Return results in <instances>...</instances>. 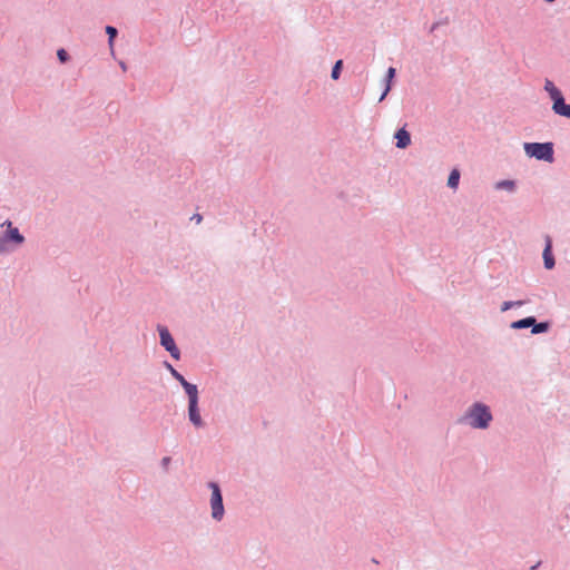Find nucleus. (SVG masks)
Returning <instances> with one entry per match:
<instances>
[{
	"instance_id": "obj_10",
	"label": "nucleus",
	"mask_w": 570,
	"mask_h": 570,
	"mask_svg": "<svg viewBox=\"0 0 570 570\" xmlns=\"http://www.w3.org/2000/svg\"><path fill=\"white\" fill-rule=\"evenodd\" d=\"M552 111L558 116L570 119V104L566 102L564 97L560 101L552 104Z\"/></svg>"
},
{
	"instance_id": "obj_15",
	"label": "nucleus",
	"mask_w": 570,
	"mask_h": 570,
	"mask_svg": "<svg viewBox=\"0 0 570 570\" xmlns=\"http://www.w3.org/2000/svg\"><path fill=\"white\" fill-rule=\"evenodd\" d=\"M164 367L170 373V375L179 383L181 384L186 379L185 376L179 373L168 361H164Z\"/></svg>"
},
{
	"instance_id": "obj_5",
	"label": "nucleus",
	"mask_w": 570,
	"mask_h": 570,
	"mask_svg": "<svg viewBox=\"0 0 570 570\" xmlns=\"http://www.w3.org/2000/svg\"><path fill=\"white\" fill-rule=\"evenodd\" d=\"M207 487L212 491L210 495V509H212V518L215 521H222L225 515V507H224V500H223V493L220 485L215 481H209L207 483Z\"/></svg>"
},
{
	"instance_id": "obj_1",
	"label": "nucleus",
	"mask_w": 570,
	"mask_h": 570,
	"mask_svg": "<svg viewBox=\"0 0 570 570\" xmlns=\"http://www.w3.org/2000/svg\"><path fill=\"white\" fill-rule=\"evenodd\" d=\"M493 421V414L488 404L476 401L472 403L464 415L458 420L460 424H469L475 430H487Z\"/></svg>"
},
{
	"instance_id": "obj_17",
	"label": "nucleus",
	"mask_w": 570,
	"mask_h": 570,
	"mask_svg": "<svg viewBox=\"0 0 570 570\" xmlns=\"http://www.w3.org/2000/svg\"><path fill=\"white\" fill-rule=\"evenodd\" d=\"M105 31L108 36V45H109L110 49L112 50L115 40L118 36V29L114 26L107 24L105 27Z\"/></svg>"
},
{
	"instance_id": "obj_11",
	"label": "nucleus",
	"mask_w": 570,
	"mask_h": 570,
	"mask_svg": "<svg viewBox=\"0 0 570 570\" xmlns=\"http://www.w3.org/2000/svg\"><path fill=\"white\" fill-rule=\"evenodd\" d=\"M494 188L497 190L514 193L517 190V181L514 179H502L495 183Z\"/></svg>"
},
{
	"instance_id": "obj_19",
	"label": "nucleus",
	"mask_w": 570,
	"mask_h": 570,
	"mask_svg": "<svg viewBox=\"0 0 570 570\" xmlns=\"http://www.w3.org/2000/svg\"><path fill=\"white\" fill-rule=\"evenodd\" d=\"M450 23V18L449 17H444L438 21H435L434 23H432V26L430 27L429 29V32L430 33H433L435 32L441 26H446Z\"/></svg>"
},
{
	"instance_id": "obj_27",
	"label": "nucleus",
	"mask_w": 570,
	"mask_h": 570,
	"mask_svg": "<svg viewBox=\"0 0 570 570\" xmlns=\"http://www.w3.org/2000/svg\"><path fill=\"white\" fill-rule=\"evenodd\" d=\"M119 65H120L122 70H126V63L125 62L121 61Z\"/></svg>"
},
{
	"instance_id": "obj_24",
	"label": "nucleus",
	"mask_w": 570,
	"mask_h": 570,
	"mask_svg": "<svg viewBox=\"0 0 570 570\" xmlns=\"http://www.w3.org/2000/svg\"><path fill=\"white\" fill-rule=\"evenodd\" d=\"M390 91H391L390 87H387V88L384 87L383 91L379 98V102H382L386 98V96L390 94Z\"/></svg>"
},
{
	"instance_id": "obj_14",
	"label": "nucleus",
	"mask_w": 570,
	"mask_h": 570,
	"mask_svg": "<svg viewBox=\"0 0 570 570\" xmlns=\"http://www.w3.org/2000/svg\"><path fill=\"white\" fill-rule=\"evenodd\" d=\"M395 78H396V69L394 67H389L385 72L384 79H383L384 87L385 88L390 87V89L392 90V88L395 83Z\"/></svg>"
},
{
	"instance_id": "obj_3",
	"label": "nucleus",
	"mask_w": 570,
	"mask_h": 570,
	"mask_svg": "<svg viewBox=\"0 0 570 570\" xmlns=\"http://www.w3.org/2000/svg\"><path fill=\"white\" fill-rule=\"evenodd\" d=\"M180 385L184 389V391L187 395V399H188L187 413H188L189 422L196 429L204 428L205 422L200 415L199 391H198L197 385L188 382L187 380H185Z\"/></svg>"
},
{
	"instance_id": "obj_7",
	"label": "nucleus",
	"mask_w": 570,
	"mask_h": 570,
	"mask_svg": "<svg viewBox=\"0 0 570 570\" xmlns=\"http://www.w3.org/2000/svg\"><path fill=\"white\" fill-rule=\"evenodd\" d=\"M406 124H404L401 128H397L394 132L393 138L395 139V147L399 149H406L411 144V134L406 129Z\"/></svg>"
},
{
	"instance_id": "obj_23",
	"label": "nucleus",
	"mask_w": 570,
	"mask_h": 570,
	"mask_svg": "<svg viewBox=\"0 0 570 570\" xmlns=\"http://www.w3.org/2000/svg\"><path fill=\"white\" fill-rule=\"evenodd\" d=\"M171 462L170 456H164L160 461V465L165 472H168L169 464Z\"/></svg>"
},
{
	"instance_id": "obj_6",
	"label": "nucleus",
	"mask_w": 570,
	"mask_h": 570,
	"mask_svg": "<svg viewBox=\"0 0 570 570\" xmlns=\"http://www.w3.org/2000/svg\"><path fill=\"white\" fill-rule=\"evenodd\" d=\"M157 332L159 334V343L161 347H164V350L167 351L175 361H179L181 357V353L168 327L158 324Z\"/></svg>"
},
{
	"instance_id": "obj_21",
	"label": "nucleus",
	"mask_w": 570,
	"mask_h": 570,
	"mask_svg": "<svg viewBox=\"0 0 570 570\" xmlns=\"http://www.w3.org/2000/svg\"><path fill=\"white\" fill-rule=\"evenodd\" d=\"M548 95H549L552 104L560 101L564 97L562 91L559 88L552 90L551 94H548Z\"/></svg>"
},
{
	"instance_id": "obj_26",
	"label": "nucleus",
	"mask_w": 570,
	"mask_h": 570,
	"mask_svg": "<svg viewBox=\"0 0 570 570\" xmlns=\"http://www.w3.org/2000/svg\"><path fill=\"white\" fill-rule=\"evenodd\" d=\"M541 566V561L537 562L535 564L530 567V570H538V568Z\"/></svg>"
},
{
	"instance_id": "obj_18",
	"label": "nucleus",
	"mask_w": 570,
	"mask_h": 570,
	"mask_svg": "<svg viewBox=\"0 0 570 570\" xmlns=\"http://www.w3.org/2000/svg\"><path fill=\"white\" fill-rule=\"evenodd\" d=\"M343 70V60H336L331 70V78L333 80L340 79Z\"/></svg>"
},
{
	"instance_id": "obj_12",
	"label": "nucleus",
	"mask_w": 570,
	"mask_h": 570,
	"mask_svg": "<svg viewBox=\"0 0 570 570\" xmlns=\"http://www.w3.org/2000/svg\"><path fill=\"white\" fill-rule=\"evenodd\" d=\"M532 317L533 316H527L517 321L511 322L510 328L512 330H524V328H531L532 326Z\"/></svg>"
},
{
	"instance_id": "obj_4",
	"label": "nucleus",
	"mask_w": 570,
	"mask_h": 570,
	"mask_svg": "<svg viewBox=\"0 0 570 570\" xmlns=\"http://www.w3.org/2000/svg\"><path fill=\"white\" fill-rule=\"evenodd\" d=\"M523 149L529 158L550 164L554 161V144L552 141L524 142Z\"/></svg>"
},
{
	"instance_id": "obj_25",
	"label": "nucleus",
	"mask_w": 570,
	"mask_h": 570,
	"mask_svg": "<svg viewBox=\"0 0 570 570\" xmlns=\"http://www.w3.org/2000/svg\"><path fill=\"white\" fill-rule=\"evenodd\" d=\"M190 219H191V220H195V222H196V224H200V223H202V220H203V215H200V214L196 213V214H194V215L190 217Z\"/></svg>"
},
{
	"instance_id": "obj_22",
	"label": "nucleus",
	"mask_w": 570,
	"mask_h": 570,
	"mask_svg": "<svg viewBox=\"0 0 570 570\" xmlns=\"http://www.w3.org/2000/svg\"><path fill=\"white\" fill-rule=\"evenodd\" d=\"M544 90L548 92V94H551L552 90L557 89L558 87L554 85L553 81L549 80V79H546V82H544Z\"/></svg>"
},
{
	"instance_id": "obj_20",
	"label": "nucleus",
	"mask_w": 570,
	"mask_h": 570,
	"mask_svg": "<svg viewBox=\"0 0 570 570\" xmlns=\"http://www.w3.org/2000/svg\"><path fill=\"white\" fill-rule=\"evenodd\" d=\"M57 58L61 63H66L70 60L68 51L63 48L57 50Z\"/></svg>"
},
{
	"instance_id": "obj_13",
	"label": "nucleus",
	"mask_w": 570,
	"mask_h": 570,
	"mask_svg": "<svg viewBox=\"0 0 570 570\" xmlns=\"http://www.w3.org/2000/svg\"><path fill=\"white\" fill-rule=\"evenodd\" d=\"M460 177H461L460 170L458 168H453L450 171L449 177H448V183H446L448 187L451 189H456L459 186V183H460Z\"/></svg>"
},
{
	"instance_id": "obj_9",
	"label": "nucleus",
	"mask_w": 570,
	"mask_h": 570,
	"mask_svg": "<svg viewBox=\"0 0 570 570\" xmlns=\"http://www.w3.org/2000/svg\"><path fill=\"white\" fill-rule=\"evenodd\" d=\"M532 326H531V334L538 335V334H546L548 333L552 327V322L547 320L542 322H538L537 317H532Z\"/></svg>"
},
{
	"instance_id": "obj_2",
	"label": "nucleus",
	"mask_w": 570,
	"mask_h": 570,
	"mask_svg": "<svg viewBox=\"0 0 570 570\" xmlns=\"http://www.w3.org/2000/svg\"><path fill=\"white\" fill-rule=\"evenodd\" d=\"M1 227L4 230L0 235V255L14 252L26 242L24 235L17 226H13L10 219H6Z\"/></svg>"
},
{
	"instance_id": "obj_16",
	"label": "nucleus",
	"mask_w": 570,
	"mask_h": 570,
	"mask_svg": "<svg viewBox=\"0 0 570 570\" xmlns=\"http://www.w3.org/2000/svg\"><path fill=\"white\" fill-rule=\"evenodd\" d=\"M528 301H524V299H519V301H504L502 304H501V307H500V311L502 313L513 308V307H521L523 306L524 304H527Z\"/></svg>"
},
{
	"instance_id": "obj_8",
	"label": "nucleus",
	"mask_w": 570,
	"mask_h": 570,
	"mask_svg": "<svg viewBox=\"0 0 570 570\" xmlns=\"http://www.w3.org/2000/svg\"><path fill=\"white\" fill-rule=\"evenodd\" d=\"M542 257L546 269H552L556 266V259L552 253V240L549 236L546 237V246L543 248Z\"/></svg>"
},
{
	"instance_id": "obj_29",
	"label": "nucleus",
	"mask_w": 570,
	"mask_h": 570,
	"mask_svg": "<svg viewBox=\"0 0 570 570\" xmlns=\"http://www.w3.org/2000/svg\"><path fill=\"white\" fill-rule=\"evenodd\" d=\"M544 1H546V2H548V3H552V2H554L556 0H544Z\"/></svg>"
},
{
	"instance_id": "obj_28",
	"label": "nucleus",
	"mask_w": 570,
	"mask_h": 570,
	"mask_svg": "<svg viewBox=\"0 0 570 570\" xmlns=\"http://www.w3.org/2000/svg\"><path fill=\"white\" fill-rule=\"evenodd\" d=\"M372 562L375 563V564H379V560L376 558H372Z\"/></svg>"
}]
</instances>
